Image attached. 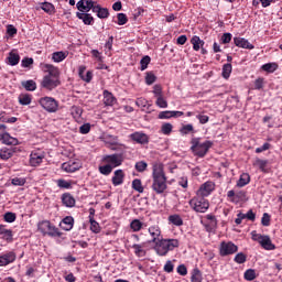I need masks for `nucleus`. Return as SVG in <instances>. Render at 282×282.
Instances as JSON below:
<instances>
[{
	"label": "nucleus",
	"mask_w": 282,
	"mask_h": 282,
	"mask_svg": "<svg viewBox=\"0 0 282 282\" xmlns=\"http://www.w3.org/2000/svg\"><path fill=\"white\" fill-rule=\"evenodd\" d=\"M227 197L229 202H232V204H239V202H243V199H246V192H235L234 189H230L229 192H227Z\"/></svg>",
	"instance_id": "15"
},
{
	"label": "nucleus",
	"mask_w": 282,
	"mask_h": 282,
	"mask_svg": "<svg viewBox=\"0 0 282 282\" xmlns=\"http://www.w3.org/2000/svg\"><path fill=\"white\" fill-rule=\"evenodd\" d=\"M234 43L236 47H242V50H254V45L243 37H234Z\"/></svg>",
	"instance_id": "22"
},
{
	"label": "nucleus",
	"mask_w": 282,
	"mask_h": 282,
	"mask_svg": "<svg viewBox=\"0 0 282 282\" xmlns=\"http://www.w3.org/2000/svg\"><path fill=\"white\" fill-rule=\"evenodd\" d=\"M112 172H113V167L108 163H105V165L99 166V173L101 175L108 176V175H111Z\"/></svg>",
	"instance_id": "44"
},
{
	"label": "nucleus",
	"mask_w": 282,
	"mask_h": 282,
	"mask_svg": "<svg viewBox=\"0 0 282 282\" xmlns=\"http://www.w3.org/2000/svg\"><path fill=\"white\" fill-rule=\"evenodd\" d=\"M118 140V135L107 134L105 137L106 144H110V147H123V149H126L127 147L124 144L119 143Z\"/></svg>",
	"instance_id": "29"
},
{
	"label": "nucleus",
	"mask_w": 282,
	"mask_h": 282,
	"mask_svg": "<svg viewBox=\"0 0 282 282\" xmlns=\"http://www.w3.org/2000/svg\"><path fill=\"white\" fill-rule=\"evenodd\" d=\"M265 85V78L259 77L253 82V89H257L258 91L263 89Z\"/></svg>",
	"instance_id": "53"
},
{
	"label": "nucleus",
	"mask_w": 282,
	"mask_h": 282,
	"mask_svg": "<svg viewBox=\"0 0 282 282\" xmlns=\"http://www.w3.org/2000/svg\"><path fill=\"white\" fill-rule=\"evenodd\" d=\"M152 191L156 195H162L166 191V175L164 174V165L162 163H154L152 167Z\"/></svg>",
	"instance_id": "1"
},
{
	"label": "nucleus",
	"mask_w": 282,
	"mask_h": 282,
	"mask_svg": "<svg viewBox=\"0 0 282 282\" xmlns=\"http://www.w3.org/2000/svg\"><path fill=\"white\" fill-rule=\"evenodd\" d=\"M61 199L63 206H66V208H74L76 206V198L69 193H64Z\"/></svg>",
	"instance_id": "21"
},
{
	"label": "nucleus",
	"mask_w": 282,
	"mask_h": 282,
	"mask_svg": "<svg viewBox=\"0 0 282 282\" xmlns=\"http://www.w3.org/2000/svg\"><path fill=\"white\" fill-rule=\"evenodd\" d=\"M112 186H122L124 184V171L116 170L111 178Z\"/></svg>",
	"instance_id": "19"
},
{
	"label": "nucleus",
	"mask_w": 282,
	"mask_h": 282,
	"mask_svg": "<svg viewBox=\"0 0 282 282\" xmlns=\"http://www.w3.org/2000/svg\"><path fill=\"white\" fill-rule=\"evenodd\" d=\"M191 43L193 45V50L195 52H199V50H202V47H204V41H202V39H199V36L194 35L191 40Z\"/></svg>",
	"instance_id": "39"
},
{
	"label": "nucleus",
	"mask_w": 282,
	"mask_h": 282,
	"mask_svg": "<svg viewBox=\"0 0 282 282\" xmlns=\"http://www.w3.org/2000/svg\"><path fill=\"white\" fill-rule=\"evenodd\" d=\"M248 184H250V174L243 173L240 175L236 186L238 188H243V186H248Z\"/></svg>",
	"instance_id": "34"
},
{
	"label": "nucleus",
	"mask_w": 282,
	"mask_h": 282,
	"mask_svg": "<svg viewBox=\"0 0 282 282\" xmlns=\"http://www.w3.org/2000/svg\"><path fill=\"white\" fill-rule=\"evenodd\" d=\"M169 224H172L173 226H184V219H182V216L180 214H173L167 217Z\"/></svg>",
	"instance_id": "32"
},
{
	"label": "nucleus",
	"mask_w": 282,
	"mask_h": 282,
	"mask_svg": "<svg viewBox=\"0 0 282 282\" xmlns=\"http://www.w3.org/2000/svg\"><path fill=\"white\" fill-rule=\"evenodd\" d=\"M152 94H154V98H161L162 96H164V93L162 91V85L155 84L153 86Z\"/></svg>",
	"instance_id": "55"
},
{
	"label": "nucleus",
	"mask_w": 282,
	"mask_h": 282,
	"mask_svg": "<svg viewBox=\"0 0 282 282\" xmlns=\"http://www.w3.org/2000/svg\"><path fill=\"white\" fill-rule=\"evenodd\" d=\"M188 204L195 213H206L208 208H210V203L208 199L197 194L192 199H189Z\"/></svg>",
	"instance_id": "5"
},
{
	"label": "nucleus",
	"mask_w": 282,
	"mask_h": 282,
	"mask_svg": "<svg viewBox=\"0 0 282 282\" xmlns=\"http://www.w3.org/2000/svg\"><path fill=\"white\" fill-rule=\"evenodd\" d=\"M25 178L23 177H14L11 180V184L13 186H25Z\"/></svg>",
	"instance_id": "63"
},
{
	"label": "nucleus",
	"mask_w": 282,
	"mask_h": 282,
	"mask_svg": "<svg viewBox=\"0 0 282 282\" xmlns=\"http://www.w3.org/2000/svg\"><path fill=\"white\" fill-rule=\"evenodd\" d=\"M175 248H180V240L161 238L154 242V251L159 257H166L169 252H173Z\"/></svg>",
	"instance_id": "2"
},
{
	"label": "nucleus",
	"mask_w": 282,
	"mask_h": 282,
	"mask_svg": "<svg viewBox=\"0 0 282 282\" xmlns=\"http://www.w3.org/2000/svg\"><path fill=\"white\" fill-rule=\"evenodd\" d=\"M3 219H4V221H7V224H14V221H17V214H14L12 212H7L3 215Z\"/></svg>",
	"instance_id": "52"
},
{
	"label": "nucleus",
	"mask_w": 282,
	"mask_h": 282,
	"mask_svg": "<svg viewBox=\"0 0 282 282\" xmlns=\"http://www.w3.org/2000/svg\"><path fill=\"white\" fill-rule=\"evenodd\" d=\"M0 235H2L6 241H12V230L6 229L3 228V226H0Z\"/></svg>",
	"instance_id": "49"
},
{
	"label": "nucleus",
	"mask_w": 282,
	"mask_h": 282,
	"mask_svg": "<svg viewBox=\"0 0 282 282\" xmlns=\"http://www.w3.org/2000/svg\"><path fill=\"white\" fill-rule=\"evenodd\" d=\"M155 80H158V76H155L153 72L145 73V85L151 86L153 83H155Z\"/></svg>",
	"instance_id": "50"
},
{
	"label": "nucleus",
	"mask_w": 282,
	"mask_h": 282,
	"mask_svg": "<svg viewBox=\"0 0 282 282\" xmlns=\"http://www.w3.org/2000/svg\"><path fill=\"white\" fill-rule=\"evenodd\" d=\"M161 132L163 133V135H171V133L173 132V124L163 123L161 127Z\"/></svg>",
	"instance_id": "54"
},
{
	"label": "nucleus",
	"mask_w": 282,
	"mask_h": 282,
	"mask_svg": "<svg viewBox=\"0 0 282 282\" xmlns=\"http://www.w3.org/2000/svg\"><path fill=\"white\" fill-rule=\"evenodd\" d=\"M19 151V148L17 147H11V148H2L0 150V160H3L4 162L10 160V158L14 156V153Z\"/></svg>",
	"instance_id": "18"
},
{
	"label": "nucleus",
	"mask_w": 282,
	"mask_h": 282,
	"mask_svg": "<svg viewBox=\"0 0 282 282\" xmlns=\"http://www.w3.org/2000/svg\"><path fill=\"white\" fill-rule=\"evenodd\" d=\"M271 219H272V216H270V214H268V213H264V214L262 215V218H261V224H262L263 226L268 227V226H270Z\"/></svg>",
	"instance_id": "64"
},
{
	"label": "nucleus",
	"mask_w": 282,
	"mask_h": 282,
	"mask_svg": "<svg viewBox=\"0 0 282 282\" xmlns=\"http://www.w3.org/2000/svg\"><path fill=\"white\" fill-rule=\"evenodd\" d=\"M147 166H149V164H147V162L139 161L135 163L134 169H135V171H138V173H144V171H147Z\"/></svg>",
	"instance_id": "58"
},
{
	"label": "nucleus",
	"mask_w": 282,
	"mask_h": 282,
	"mask_svg": "<svg viewBox=\"0 0 282 282\" xmlns=\"http://www.w3.org/2000/svg\"><path fill=\"white\" fill-rule=\"evenodd\" d=\"M18 100L23 106L31 105L32 104V95H30V94H21L18 97Z\"/></svg>",
	"instance_id": "41"
},
{
	"label": "nucleus",
	"mask_w": 282,
	"mask_h": 282,
	"mask_svg": "<svg viewBox=\"0 0 282 282\" xmlns=\"http://www.w3.org/2000/svg\"><path fill=\"white\" fill-rule=\"evenodd\" d=\"M202 281H204L202 271L198 268L193 269L191 282H202Z\"/></svg>",
	"instance_id": "40"
},
{
	"label": "nucleus",
	"mask_w": 282,
	"mask_h": 282,
	"mask_svg": "<svg viewBox=\"0 0 282 282\" xmlns=\"http://www.w3.org/2000/svg\"><path fill=\"white\" fill-rule=\"evenodd\" d=\"M213 191H215V182L207 181L200 185V187L196 192V195L200 197H208V195H210Z\"/></svg>",
	"instance_id": "13"
},
{
	"label": "nucleus",
	"mask_w": 282,
	"mask_h": 282,
	"mask_svg": "<svg viewBox=\"0 0 282 282\" xmlns=\"http://www.w3.org/2000/svg\"><path fill=\"white\" fill-rule=\"evenodd\" d=\"M61 85V79L54 77L44 76L41 80V87L43 89H47V91H52L56 89Z\"/></svg>",
	"instance_id": "11"
},
{
	"label": "nucleus",
	"mask_w": 282,
	"mask_h": 282,
	"mask_svg": "<svg viewBox=\"0 0 282 282\" xmlns=\"http://www.w3.org/2000/svg\"><path fill=\"white\" fill-rule=\"evenodd\" d=\"M117 101L116 97L109 90H104V105L106 107H113V104Z\"/></svg>",
	"instance_id": "28"
},
{
	"label": "nucleus",
	"mask_w": 282,
	"mask_h": 282,
	"mask_svg": "<svg viewBox=\"0 0 282 282\" xmlns=\"http://www.w3.org/2000/svg\"><path fill=\"white\" fill-rule=\"evenodd\" d=\"M39 105L47 111V113H56L58 111V100L54 97H41L39 99Z\"/></svg>",
	"instance_id": "6"
},
{
	"label": "nucleus",
	"mask_w": 282,
	"mask_h": 282,
	"mask_svg": "<svg viewBox=\"0 0 282 282\" xmlns=\"http://www.w3.org/2000/svg\"><path fill=\"white\" fill-rule=\"evenodd\" d=\"M260 246L264 249V250H276V246L274 243H272V239H270V236H264V238H262Z\"/></svg>",
	"instance_id": "33"
},
{
	"label": "nucleus",
	"mask_w": 282,
	"mask_h": 282,
	"mask_svg": "<svg viewBox=\"0 0 282 282\" xmlns=\"http://www.w3.org/2000/svg\"><path fill=\"white\" fill-rule=\"evenodd\" d=\"M101 162H104V164H109L113 169H118V166H122V162H124V154L123 153L106 154L102 156Z\"/></svg>",
	"instance_id": "7"
},
{
	"label": "nucleus",
	"mask_w": 282,
	"mask_h": 282,
	"mask_svg": "<svg viewBox=\"0 0 282 282\" xmlns=\"http://www.w3.org/2000/svg\"><path fill=\"white\" fill-rule=\"evenodd\" d=\"M41 10L46 12V14H56V7L52 4V2H42L41 3Z\"/></svg>",
	"instance_id": "35"
},
{
	"label": "nucleus",
	"mask_w": 282,
	"mask_h": 282,
	"mask_svg": "<svg viewBox=\"0 0 282 282\" xmlns=\"http://www.w3.org/2000/svg\"><path fill=\"white\" fill-rule=\"evenodd\" d=\"M206 232H215L217 230V217L213 214L205 216V220L202 221Z\"/></svg>",
	"instance_id": "9"
},
{
	"label": "nucleus",
	"mask_w": 282,
	"mask_h": 282,
	"mask_svg": "<svg viewBox=\"0 0 282 282\" xmlns=\"http://www.w3.org/2000/svg\"><path fill=\"white\" fill-rule=\"evenodd\" d=\"M41 69L46 77L61 79V69L52 64H41Z\"/></svg>",
	"instance_id": "10"
},
{
	"label": "nucleus",
	"mask_w": 282,
	"mask_h": 282,
	"mask_svg": "<svg viewBox=\"0 0 282 282\" xmlns=\"http://www.w3.org/2000/svg\"><path fill=\"white\" fill-rule=\"evenodd\" d=\"M97 4L98 2L94 0H79L76 3V8L79 12H94V8H96Z\"/></svg>",
	"instance_id": "14"
},
{
	"label": "nucleus",
	"mask_w": 282,
	"mask_h": 282,
	"mask_svg": "<svg viewBox=\"0 0 282 282\" xmlns=\"http://www.w3.org/2000/svg\"><path fill=\"white\" fill-rule=\"evenodd\" d=\"M85 69H87L85 66H79V78H82V80H84L85 83H91V78H94V73L91 70H88L85 74Z\"/></svg>",
	"instance_id": "26"
},
{
	"label": "nucleus",
	"mask_w": 282,
	"mask_h": 282,
	"mask_svg": "<svg viewBox=\"0 0 282 282\" xmlns=\"http://www.w3.org/2000/svg\"><path fill=\"white\" fill-rule=\"evenodd\" d=\"M243 279L245 281H254V279H257V271H254V269H248L243 273Z\"/></svg>",
	"instance_id": "48"
},
{
	"label": "nucleus",
	"mask_w": 282,
	"mask_h": 282,
	"mask_svg": "<svg viewBox=\"0 0 282 282\" xmlns=\"http://www.w3.org/2000/svg\"><path fill=\"white\" fill-rule=\"evenodd\" d=\"M234 261L239 264L246 263V261H248V257L246 256V253L239 252L235 256Z\"/></svg>",
	"instance_id": "56"
},
{
	"label": "nucleus",
	"mask_w": 282,
	"mask_h": 282,
	"mask_svg": "<svg viewBox=\"0 0 282 282\" xmlns=\"http://www.w3.org/2000/svg\"><path fill=\"white\" fill-rule=\"evenodd\" d=\"M62 230L69 231L72 228H74V217L72 216H66L62 223L59 224Z\"/></svg>",
	"instance_id": "27"
},
{
	"label": "nucleus",
	"mask_w": 282,
	"mask_h": 282,
	"mask_svg": "<svg viewBox=\"0 0 282 282\" xmlns=\"http://www.w3.org/2000/svg\"><path fill=\"white\" fill-rule=\"evenodd\" d=\"M253 166H259L260 171L262 173H268V160H261V159H257L254 162H253Z\"/></svg>",
	"instance_id": "42"
},
{
	"label": "nucleus",
	"mask_w": 282,
	"mask_h": 282,
	"mask_svg": "<svg viewBox=\"0 0 282 282\" xmlns=\"http://www.w3.org/2000/svg\"><path fill=\"white\" fill-rule=\"evenodd\" d=\"M17 261V253L14 251H9L0 256V268L6 265H10V263H14Z\"/></svg>",
	"instance_id": "16"
},
{
	"label": "nucleus",
	"mask_w": 282,
	"mask_h": 282,
	"mask_svg": "<svg viewBox=\"0 0 282 282\" xmlns=\"http://www.w3.org/2000/svg\"><path fill=\"white\" fill-rule=\"evenodd\" d=\"M262 72H267L268 74H274L279 69V64L276 63H267L261 66Z\"/></svg>",
	"instance_id": "36"
},
{
	"label": "nucleus",
	"mask_w": 282,
	"mask_h": 282,
	"mask_svg": "<svg viewBox=\"0 0 282 282\" xmlns=\"http://www.w3.org/2000/svg\"><path fill=\"white\" fill-rule=\"evenodd\" d=\"M191 151L196 158H206L209 149L213 147V141L202 142V138H192Z\"/></svg>",
	"instance_id": "3"
},
{
	"label": "nucleus",
	"mask_w": 282,
	"mask_h": 282,
	"mask_svg": "<svg viewBox=\"0 0 282 282\" xmlns=\"http://www.w3.org/2000/svg\"><path fill=\"white\" fill-rule=\"evenodd\" d=\"M62 169L66 173H76L80 169V165L76 162L63 163Z\"/></svg>",
	"instance_id": "31"
},
{
	"label": "nucleus",
	"mask_w": 282,
	"mask_h": 282,
	"mask_svg": "<svg viewBox=\"0 0 282 282\" xmlns=\"http://www.w3.org/2000/svg\"><path fill=\"white\" fill-rule=\"evenodd\" d=\"M43 154H39L36 152H32L30 155V164L31 166H40L43 163Z\"/></svg>",
	"instance_id": "30"
},
{
	"label": "nucleus",
	"mask_w": 282,
	"mask_h": 282,
	"mask_svg": "<svg viewBox=\"0 0 282 282\" xmlns=\"http://www.w3.org/2000/svg\"><path fill=\"white\" fill-rule=\"evenodd\" d=\"M89 223L91 232L98 235L100 232V224H98V221H96L95 219L89 220Z\"/></svg>",
	"instance_id": "59"
},
{
	"label": "nucleus",
	"mask_w": 282,
	"mask_h": 282,
	"mask_svg": "<svg viewBox=\"0 0 282 282\" xmlns=\"http://www.w3.org/2000/svg\"><path fill=\"white\" fill-rule=\"evenodd\" d=\"M56 184H57L58 188H65V189L72 188V182L66 181L65 178L57 180Z\"/></svg>",
	"instance_id": "51"
},
{
	"label": "nucleus",
	"mask_w": 282,
	"mask_h": 282,
	"mask_svg": "<svg viewBox=\"0 0 282 282\" xmlns=\"http://www.w3.org/2000/svg\"><path fill=\"white\" fill-rule=\"evenodd\" d=\"M117 19H118V22H117L118 25H127V23L129 22V18H127L124 13H118Z\"/></svg>",
	"instance_id": "61"
},
{
	"label": "nucleus",
	"mask_w": 282,
	"mask_h": 282,
	"mask_svg": "<svg viewBox=\"0 0 282 282\" xmlns=\"http://www.w3.org/2000/svg\"><path fill=\"white\" fill-rule=\"evenodd\" d=\"M132 248L134 249L135 257H144L147 254V251L144 250V245H132Z\"/></svg>",
	"instance_id": "46"
},
{
	"label": "nucleus",
	"mask_w": 282,
	"mask_h": 282,
	"mask_svg": "<svg viewBox=\"0 0 282 282\" xmlns=\"http://www.w3.org/2000/svg\"><path fill=\"white\" fill-rule=\"evenodd\" d=\"M39 232H42L47 237H62L63 232L58 230V227L54 226L50 220H42L37 224Z\"/></svg>",
	"instance_id": "4"
},
{
	"label": "nucleus",
	"mask_w": 282,
	"mask_h": 282,
	"mask_svg": "<svg viewBox=\"0 0 282 282\" xmlns=\"http://www.w3.org/2000/svg\"><path fill=\"white\" fill-rule=\"evenodd\" d=\"M218 250L221 257H230V254L239 252V247L232 241H221Z\"/></svg>",
	"instance_id": "8"
},
{
	"label": "nucleus",
	"mask_w": 282,
	"mask_h": 282,
	"mask_svg": "<svg viewBox=\"0 0 282 282\" xmlns=\"http://www.w3.org/2000/svg\"><path fill=\"white\" fill-rule=\"evenodd\" d=\"M67 54L68 53H65L63 51L54 52L52 54V61L54 63H63V61H65L67 58Z\"/></svg>",
	"instance_id": "38"
},
{
	"label": "nucleus",
	"mask_w": 282,
	"mask_h": 282,
	"mask_svg": "<svg viewBox=\"0 0 282 282\" xmlns=\"http://www.w3.org/2000/svg\"><path fill=\"white\" fill-rule=\"evenodd\" d=\"M77 19L83 21L84 25H94V17L88 12H76Z\"/></svg>",
	"instance_id": "23"
},
{
	"label": "nucleus",
	"mask_w": 282,
	"mask_h": 282,
	"mask_svg": "<svg viewBox=\"0 0 282 282\" xmlns=\"http://www.w3.org/2000/svg\"><path fill=\"white\" fill-rule=\"evenodd\" d=\"M132 142H137V144H149V135L143 132H134L129 135Z\"/></svg>",
	"instance_id": "17"
},
{
	"label": "nucleus",
	"mask_w": 282,
	"mask_h": 282,
	"mask_svg": "<svg viewBox=\"0 0 282 282\" xmlns=\"http://www.w3.org/2000/svg\"><path fill=\"white\" fill-rule=\"evenodd\" d=\"M155 105L156 107H160V109H166L169 107V102L164 99V96L156 97Z\"/></svg>",
	"instance_id": "57"
},
{
	"label": "nucleus",
	"mask_w": 282,
	"mask_h": 282,
	"mask_svg": "<svg viewBox=\"0 0 282 282\" xmlns=\"http://www.w3.org/2000/svg\"><path fill=\"white\" fill-rule=\"evenodd\" d=\"M70 111H72V116L74 118H80V116H83V108L82 107L73 106Z\"/></svg>",
	"instance_id": "62"
},
{
	"label": "nucleus",
	"mask_w": 282,
	"mask_h": 282,
	"mask_svg": "<svg viewBox=\"0 0 282 282\" xmlns=\"http://www.w3.org/2000/svg\"><path fill=\"white\" fill-rule=\"evenodd\" d=\"M19 61H21V56H19V54H17V53H10L9 54V56H8L9 65L14 67V65H19Z\"/></svg>",
	"instance_id": "45"
},
{
	"label": "nucleus",
	"mask_w": 282,
	"mask_h": 282,
	"mask_svg": "<svg viewBox=\"0 0 282 282\" xmlns=\"http://www.w3.org/2000/svg\"><path fill=\"white\" fill-rule=\"evenodd\" d=\"M151 63V57L149 55H145L141 61V72H144L149 67V64Z\"/></svg>",
	"instance_id": "60"
},
{
	"label": "nucleus",
	"mask_w": 282,
	"mask_h": 282,
	"mask_svg": "<svg viewBox=\"0 0 282 282\" xmlns=\"http://www.w3.org/2000/svg\"><path fill=\"white\" fill-rule=\"evenodd\" d=\"M0 140H2V144L8 147H19L20 144L19 139L11 137L8 132L2 133Z\"/></svg>",
	"instance_id": "20"
},
{
	"label": "nucleus",
	"mask_w": 282,
	"mask_h": 282,
	"mask_svg": "<svg viewBox=\"0 0 282 282\" xmlns=\"http://www.w3.org/2000/svg\"><path fill=\"white\" fill-rule=\"evenodd\" d=\"M143 228H149V223H142L140 219H133L130 223V229L132 232H140Z\"/></svg>",
	"instance_id": "24"
},
{
	"label": "nucleus",
	"mask_w": 282,
	"mask_h": 282,
	"mask_svg": "<svg viewBox=\"0 0 282 282\" xmlns=\"http://www.w3.org/2000/svg\"><path fill=\"white\" fill-rule=\"evenodd\" d=\"M230 74H232V64L230 63L224 64L223 73H221L223 78L228 80L230 78Z\"/></svg>",
	"instance_id": "43"
},
{
	"label": "nucleus",
	"mask_w": 282,
	"mask_h": 282,
	"mask_svg": "<svg viewBox=\"0 0 282 282\" xmlns=\"http://www.w3.org/2000/svg\"><path fill=\"white\" fill-rule=\"evenodd\" d=\"M97 14L98 19H109V9L102 8L100 4H96L93 11Z\"/></svg>",
	"instance_id": "25"
},
{
	"label": "nucleus",
	"mask_w": 282,
	"mask_h": 282,
	"mask_svg": "<svg viewBox=\"0 0 282 282\" xmlns=\"http://www.w3.org/2000/svg\"><path fill=\"white\" fill-rule=\"evenodd\" d=\"M132 188L137 191V193H144V186H142V181L140 178H134L132 181Z\"/></svg>",
	"instance_id": "47"
},
{
	"label": "nucleus",
	"mask_w": 282,
	"mask_h": 282,
	"mask_svg": "<svg viewBox=\"0 0 282 282\" xmlns=\"http://www.w3.org/2000/svg\"><path fill=\"white\" fill-rule=\"evenodd\" d=\"M148 232L151 237L150 243H155L162 239V228L160 225L154 224V225H149L148 226Z\"/></svg>",
	"instance_id": "12"
},
{
	"label": "nucleus",
	"mask_w": 282,
	"mask_h": 282,
	"mask_svg": "<svg viewBox=\"0 0 282 282\" xmlns=\"http://www.w3.org/2000/svg\"><path fill=\"white\" fill-rule=\"evenodd\" d=\"M21 86L25 89V91H36V82L33 79L21 82Z\"/></svg>",
	"instance_id": "37"
}]
</instances>
